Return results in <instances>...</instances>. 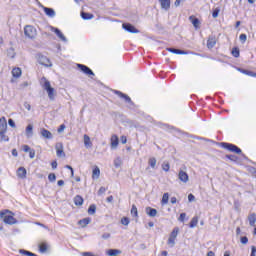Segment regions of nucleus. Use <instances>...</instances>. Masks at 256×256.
Returning <instances> with one entry per match:
<instances>
[{
	"instance_id": "4d7b16f0",
	"label": "nucleus",
	"mask_w": 256,
	"mask_h": 256,
	"mask_svg": "<svg viewBox=\"0 0 256 256\" xmlns=\"http://www.w3.org/2000/svg\"><path fill=\"white\" fill-rule=\"evenodd\" d=\"M105 191H107V188L100 187V189L98 190V195H103V193H105Z\"/></svg>"
},
{
	"instance_id": "9d476101",
	"label": "nucleus",
	"mask_w": 256,
	"mask_h": 256,
	"mask_svg": "<svg viewBox=\"0 0 256 256\" xmlns=\"http://www.w3.org/2000/svg\"><path fill=\"white\" fill-rule=\"evenodd\" d=\"M40 135L41 137H43L44 139H53V133H51V131L45 129V128H42L40 130Z\"/></svg>"
},
{
	"instance_id": "a18cd8bd",
	"label": "nucleus",
	"mask_w": 256,
	"mask_h": 256,
	"mask_svg": "<svg viewBox=\"0 0 256 256\" xmlns=\"http://www.w3.org/2000/svg\"><path fill=\"white\" fill-rule=\"evenodd\" d=\"M121 223H122V225L127 226V225H129L130 220H129V218H127V217H123V218L121 219Z\"/></svg>"
},
{
	"instance_id": "f3484780",
	"label": "nucleus",
	"mask_w": 256,
	"mask_h": 256,
	"mask_svg": "<svg viewBox=\"0 0 256 256\" xmlns=\"http://www.w3.org/2000/svg\"><path fill=\"white\" fill-rule=\"evenodd\" d=\"M27 139H31L33 137V124H28L25 129Z\"/></svg>"
},
{
	"instance_id": "0eeeda50",
	"label": "nucleus",
	"mask_w": 256,
	"mask_h": 256,
	"mask_svg": "<svg viewBox=\"0 0 256 256\" xmlns=\"http://www.w3.org/2000/svg\"><path fill=\"white\" fill-rule=\"evenodd\" d=\"M115 95H118V97H120L121 99H124L126 103H128V105H131L133 107V105H135V103H133V100H131V97H129L127 94H124L123 92L119 91V90H114Z\"/></svg>"
},
{
	"instance_id": "09e8293b",
	"label": "nucleus",
	"mask_w": 256,
	"mask_h": 256,
	"mask_svg": "<svg viewBox=\"0 0 256 256\" xmlns=\"http://www.w3.org/2000/svg\"><path fill=\"white\" fill-rule=\"evenodd\" d=\"M219 9L218 8H216L213 12H212V17L214 18V19H217V17H219Z\"/></svg>"
},
{
	"instance_id": "cd10ccee",
	"label": "nucleus",
	"mask_w": 256,
	"mask_h": 256,
	"mask_svg": "<svg viewBox=\"0 0 256 256\" xmlns=\"http://www.w3.org/2000/svg\"><path fill=\"white\" fill-rule=\"evenodd\" d=\"M83 197H81V195H76L74 197V204L77 206V207H80L81 205H83Z\"/></svg>"
},
{
	"instance_id": "6ab92c4d",
	"label": "nucleus",
	"mask_w": 256,
	"mask_h": 256,
	"mask_svg": "<svg viewBox=\"0 0 256 256\" xmlns=\"http://www.w3.org/2000/svg\"><path fill=\"white\" fill-rule=\"evenodd\" d=\"M240 73L244 75H248V77H256V73L251 70H245L243 68H237Z\"/></svg>"
},
{
	"instance_id": "c03bdc74",
	"label": "nucleus",
	"mask_w": 256,
	"mask_h": 256,
	"mask_svg": "<svg viewBox=\"0 0 256 256\" xmlns=\"http://www.w3.org/2000/svg\"><path fill=\"white\" fill-rule=\"evenodd\" d=\"M240 242L242 243V245H247V243H249V238H247V236H242L240 238Z\"/></svg>"
},
{
	"instance_id": "7c9ffc66",
	"label": "nucleus",
	"mask_w": 256,
	"mask_h": 256,
	"mask_svg": "<svg viewBox=\"0 0 256 256\" xmlns=\"http://www.w3.org/2000/svg\"><path fill=\"white\" fill-rule=\"evenodd\" d=\"M197 223H199V217L194 216L190 221L189 228L194 229V227H197Z\"/></svg>"
},
{
	"instance_id": "9b49d317",
	"label": "nucleus",
	"mask_w": 256,
	"mask_h": 256,
	"mask_svg": "<svg viewBox=\"0 0 256 256\" xmlns=\"http://www.w3.org/2000/svg\"><path fill=\"white\" fill-rule=\"evenodd\" d=\"M51 31H53L57 35V37L61 39V41H64V43L67 42V38L65 37V35H63V32H61L59 28L51 27Z\"/></svg>"
},
{
	"instance_id": "f8f14e48",
	"label": "nucleus",
	"mask_w": 256,
	"mask_h": 256,
	"mask_svg": "<svg viewBox=\"0 0 256 256\" xmlns=\"http://www.w3.org/2000/svg\"><path fill=\"white\" fill-rule=\"evenodd\" d=\"M161 8L164 9V11H169L171 9V0H158Z\"/></svg>"
},
{
	"instance_id": "2eb2a0df",
	"label": "nucleus",
	"mask_w": 256,
	"mask_h": 256,
	"mask_svg": "<svg viewBox=\"0 0 256 256\" xmlns=\"http://www.w3.org/2000/svg\"><path fill=\"white\" fill-rule=\"evenodd\" d=\"M111 149H117V147L119 146V137H117V135H112L111 136Z\"/></svg>"
},
{
	"instance_id": "7ed1b4c3",
	"label": "nucleus",
	"mask_w": 256,
	"mask_h": 256,
	"mask_svg": "<svg viewBox=\"0 0 256 256\" xmlns=\"http://www.w3.org/2000/svg\"><path fill=\"white\" fill-rule=\"evenodd\" d=\"M220 147L222 149H226L227 151H230L231 153H236L237 155H241L242 150L235 144L227 143V142H221Z\"/></svg>"
},
{
	"instance_id": "c9c22d12",
	"label": "nucleus",
	"mask_w": 256,
	"mask_h": 256,
	"mask_svg": "<svg viewBox=\"0 0 256 256\" xmlns=\"http://www.w3.org/2000/svg\"><path fill=\"white\" fill-rule=\"evenodd\" d=\"M97 211V206L95 204H92L88 208V215H95Z\"/></svg>"
},
{
	"instance_id": "b1692460",
	"label": "nucleus",
	"mask_w": 256,
	"mask_h": 256,
	"mask_svg": "<svg viewBox=\"0 0 256 256\" xmlns=\"http://www.w3.org/2000/svg\"><path fill=\"white\" fill-rule=\"evenodd\" d=\"M146 213L149 217H157V209L155 208L146 207Z\"/></svg>"
},
{
	"instance_id": "58836bf2",
	"label": "nucleus",
	"mask_w": 256,
	"mask_h": 256,
	"mask_svg": "<svg viewBox=\"0 0 256 256\" xmlns=\"http://www.w3.org/2000/svg\"><path fill=\"white\" fill-rule=\"evenodd\" d=\"M131 216L132 217H139V212L137 211V206H135V204L132 205Z\"/></svg>"
},
{
	"instance_id": "f257e3e1",
	"label": "nucleus",
	"mask_w": 256,
	"mask_h": 256,
	"mask_svg": "<svg viewBox=\"0 0 256 256\" xmlns=\"http://www.w3.org/2000/svg\"><path fill=\"white\" fill-rule=\"evenodd\" d=\"M9 213H11L9 210L0 211V219H3L6 225H15V223H17V219H15V217Z\"/></svg>"
},
{
	"instance_id": "6e6552de",
	"label": "nucleus",
	"mask_w": 256,
	"mask_h": 256,
	"mask_svg": "<svg viewBox=\"0 0 256 256\" xmlns=\"http://www.w3.org/2000/svg\"><path fill=\"white\" fill-rule=\"evenodd\" d=\"M122 27L128 33H139V29L135 28L131 23H123Z\"/></svg>"
},
{
	"instance_id": "864d4df0",
	"label": "nucleus",
	"mask_w": 256,
	"mask_h": 256,
	"mask_svg": "<svg viewBox=\"0 0 256 256\" xmlns=\"http://www.w3.org/2000/svg\"><path fill=\"white\" fill-rule=\"evenodd\" d=\"M30 159H35V149H31L29 152Z\"/></svg>"
},
{
	"instance_id": "69168bd1",
	"label": "nucleus",
	"mask_w": 256,
	"mask_h": 256,
	"mask_svg": "<svg viewBox=\"0 0 256 256\" xmlns=\"http://www.w3.org/2000/svg\"><path fill=\"white\" fill-rule=\"evenodd\" d=\"M109 237H111V234L110 233H104L102 235V239H109Z\"/></svg>"
},
{
	"instance_id": "bb28decb",
	"label": "nucleus",
	"mask_w": 256,
	"mask_h": 256,
	"mask_svg": "<svg viewBox=\"0 0 256 256\" xmlns=\"http://www.w3.org/2000/svg\"><path fill=\"white\" fill-rule=\"evenodd\" d=\"M248 221H249V225L250 227H255V222H256V214L252 213L248 216Z\"/></svg>"
},
{
	"instance_id": "1a4fd4ad",
	"label": "nucleus",
	"mask_w": 256,
	"mask_h": 256,
	"mask_svg": "<svg viewBox=\"0 0 256 256\" xmlns=\"http://www.w3.org/2000/svg\"><path fill=\"white\" fill-rule=\"evenodd\" d=\"M57 157H65V151L63 150V143L58 142L55 145Z\"/></svg>"
},
{
	"instance_id": "ea45409f",
	"label": "nucleus",
	"mask_w": 256,
	"mask_h": 256,
	"mask_svg": "<svg viewBox=\"0 0 256 256\" xmlns=\"http://www.w3.org/2000/svg\"><path fill=\"white\" fill-rule=\"evenodd\" d=\"M231 53H232L233 57L238 58L239 55H240L239 47H234V48L232 49V52H231Z\"/></svg>"
},
{
	"instance_id": "39448f33",
	"label": "nucleus",
	"mask_w": 256,
	"mask_h": 256,
	"mask_svg": "<svg viewBox=\"0 0 256 256\" xmlns=\"http://www.w3.org/2000/svg\"><path fill=\"white\" fill-rule=\"evenodd\" d=\"M24 35L29 39H35L37 37V30L35 27L28 25L24 28Z\"/></svg>"
},
{
	"instance_id": "bf43d9fd",
	"label": "nucleus",
	"mask_w": 256,
	"mask_h": 256,
	"mask_svg": "<svg viewBox=\"0 0 256 256\" xmlns=\"http://www.w3.org/2000/svg\"><path fill=\"white\" fill-rule=\"evenodd\" d=\"M250 256H256V247L255 246H251V254Z\"/></svg>"
},
{
	"instance_id": "603ef678",
	"label": "nucleus",
	"mask_w": 256,
	"mask_h": 256,
	"mask_svg": "<svg viewBox=\"0 0 256 256\" xmlns=\"http://www.w3.org/2000/svg\"><path fill=\"white\" fill-rule=\"evenodd\" d=\"M23 152L24 153H29L31 150V147H29V145H23L22 146Z\"/></svg>"
},
{
	"instance_id": "a878e982",
	"label": "nucleus",
	"mask_w": 256,
	"mask_h": 256,
	"mask_svg": "<svg viewBox=\"0 0 256 256\" xmlns=\"http://www.w3.org/2000/svg\"><path fill=\"white\" fill-rule=\"evenodd\" d=\"M39 251L40 253H47V249H49V244H47L46 242H42L39 244Z\"/></svg>"
},
{
	"instance_id": "774afa93",
	"label": "nucleus",
	"mask_w": 256,
	"mask_h": 256,
	"mask_svg": "<svg viewBox=\"0 0 256 256\" xmlns=\"http://www.w3.org/2000/svg\"><path fill=\"white\" fill-rule=\"evenodd\" d=\"M207 256H215V252L209 251V252L207 253Z\"/></svg>"
},
{
	"instance_id": "680f3d73",
	"label": "nucleus",
	"mask_w": 256,
	"mask_h": 256,
	"mask_svg": "<svg viewBox=\"0 0 256 256\" xmlns=\"http://www.w3.org/2000/svg\"><path fill=\"white\" fill-rule=\"evenodd\" d=\"M8 125H9L10 127H15V121H13V119H9V120H8Z\"/></svg>"
},
{
	"instance_id": "a211bd4d",
	"label": "nucleus",
	"mask_w": 256,
	"mask_h": 256,
	"mask_svg": "<svg viewBox=\"0 0 256 256\" xmlns=\"http://www.w3.org/2000/svg\"><path fill=\"white\" fill-rule=\"evenodd\" d=\"M22 70L19 67L13 68L12 69V77H14L15 79H19V77H21L22 75Z\"/></svg>"
},
{
	"instance_id": "3c124183",
	"label": "nucleus",
	"mask_w": 256,
	"mask_h": 256,
	"mask_svg": "<svg viewBox=\"0 0 256 256\" xmlns=\"http://www.w3.org/2000/svg\"><path fill=\"white\" fill-rule=\"evenodd\" d=\"M187 217V214L185 213H181L179 218H178V221H181V223H183V221H185V218Z\"/></svg>"
},
{
	"instance_id": "49530a36",
	"label": "nucleus",
	"mask_w": 256,
	"mask_h": 256,
	"mask_svg": "<svg viewBox=\"0 0 256 256\" xmlns=\"http://www.w3.org/2000/svg\"><path fill=\"white\" fill-rule=\"evenodd\" d=\"M239 40L241 43H245L247 41V34H240Z\"/></svg>"
},
{
	"instance_id": "f03ea898",
	"label": "nucleus",
	"mask_w": 256,
	"mask_h": 256,
	"mask_svg": "<svg viewBox=\"0 0 256 256\" xmlns=\"http://www.w3.org/2000/svg\"><path fill=\"white\" fill-rule=\"evenodd\" d=\"M42 81H44L42 87L47 92L50 101H55V88L51 87V82L47 78L43 77Z\"/></svg>"
},
{
	"instance_id": "393cba45",
	"label": "nucleus",
	"mask_w": 256,
	"mask_h": 256,
	"mask_svg": "<svg viewBox=\"0 0 256 256\" xmlns=\"http://www.w3.org/2000/svg\"><path fill=\"white\" fill-rule=\"evenodd\" d=\"M84 145L87 149H89V147H93V143L91 142V138L87 134L84 135Z\"/></svg>"
},
{
	"instance_id": "f704fd0d",
	"label": "nucleus",
	"mask_w": 256,
	"mask_h": 256,
	"mask_svg": "<svg viewBox=\"0 0 256 256\" xmlns=\"http://www.w3.org/2000/svg\"><path fill=\"white\" fill-rule=\"evenodd\" d=\"M107 253L109 256H117V255H121V250L109 249Z\"/></svg>"
},
{
	"instance_id": "aec40b11",
	"label": "nucleus",
	"mask_w": 256,
	"mask_h": 256,
	"mask_svg": "<svg viewBox=\"0 0 256 256\" xmlns=\"http://www.w3.org/2000/svg\"><path fill=\"white\" fill-rule=\"evenodd\" d=\"M0 132H7V120H5V117L0 119Z\"/></svg>"
},
{
	"instance_id": "473e14b6",
	"label": "nucleus",
	"mask_w": 256,
	"mask_h": 256,
	"mask_svg": "<svg viewBox=\"0 0 256 256\" xmlns=\"http://www.w3.org/2000/svg\"><path fill=\"white\" fill-rule=\"evenodd\" d=\"M148 165L151 167V169H155V167H157V159L155 157L149 158Z\"/></svg>"
},
{
	"instance_id": "e2e57ef3",
	"label": "nucleus",
	"mask_w": 256,
	"mask_h": 256,
	"mask_svg": "<svg viewBox=\"0 0 256 256\" xmlns=\"http://www.w3.org/2000/svg\"><path fill=\"white\" fill-rule=\"evenodd\" d=\"M121 143L122 145H125V143H127V136H121Z\"/></svg>"
},
{
	"instance_id": "20e7f679",
	"label": "nucleus",
	"mask_w": 256,
	"mask_h": 256,
	"mask_svg": "<svg viewBox=\"0 0 256 256\" xmlns=\"http://www.w3.org/2000/svg\"><path fill=\"white\" fill-rule=\"evenodd\" d=\"M36 58L40 65H43L44 67H53V64H51V60L47 58V56L39 53L36 55Z\"/></svg>"
},
{
	"instance_id": "5701e85b",
	"label": "nucleus",
	"mask_w": 256,
	"mask_h": 256,
	"mask_svg": "<svg viewBox=\"0 0 256 256\" xmlns=\"http://www.w3.org/2000/svg\"><path fill=\"white\" fill-rule=\"evenodd\" d=\"M43 10L48 17H55V10L53 8L44 7Z\"/></svg>"
},
{
	"instance_id": "dca6fc26",
	"label": "nucleus",
	"mask_w": 256,
	"mask_h": 256,
	"mask_svg": "<svg viewBox=\"0 0 256 256\" xmlns=\"http://www.w3.org/2000/svg\"><path fill=\"white\" fill-rule=\"evenodd\" d=\"M215 45H217V38H215L214 36H209V38L207 40V47L209 49H213V47H215Z\"/></svg>"
},
{
	"instance_id": "37998d69",
	"label": "nucleus",
	"mask_w": 256,
	"mask_h": 256,
	"mask_svg": "<svg viewBox=\"0 0 256 256\" xmlns=\"http://www.w3.org/2000/svg\"><path fill=\"white\" fill-rule=\"evenodd\" d=\"M48 181H50V183H54V181H57V176L55 175V173H50L48 175Z\"/></svg>"
},
{
	"instance_id": "4468645a",
	"label": "nucleus",
	"mask_w": 256,
	"mask_h": 256,
	"mask_svg": "<svg viewBox=\"0 0 256 256\" xmlns=\"http://www.w3.org/2000/svg\"><path fill=\"white\" fill-rule=\"evenodd\" d=\"M178 178L180 179V181H182V183H187V181H189V174L181 170L178 174Z\"/></svg>"
},
{
	"instance_id": "4c0bfd02",
	"label": "nucleus",
	"mask_w": 256,
	"mask_h": 256,
	"mask_svg": "<svg viewBox=\"0 0 256 256\" xmlns=\"http://www.w3.org/2000/svg\"><path fill=\"white\" fill-rule=\"evenodd\" d=\"M169 203V193H164L162 196V205H167Z\"/></svg>"
},
{
	"instance_id": "c756f323",
	"label": "nucleus",
	"mask_w": 256,
	"mask_h": 256,
	"mask_svg": "<svg viewBox=\"0 0 256 256\" xmlns=\"http://www.w3.org/2000/svg\"><path fill=\"white\" fill-rule=\"evenodd\" d=\"M89 223H91V218L90 217L83 218V219L78 221V225H81L82 227H85V226L89 225Z\"/></svg>"
},
{
	"instance_id": "e433bc0d",
	"label": "nucleus",
	"mask_w": 256,
	"mask_h": 256,
	"mask_svg": "<svg viewBox=\"0 0 256 256\" xmlns=\"http://www.w3.org/2000/svg\"><path fill=\"white\" fill-rule=\"evenodd\" d=\"M226 159L233 161V163H237V161H239V157L237 155H233V154H227Z\"/></svg>"
},
{
	"instance_id": "412c9836",
	"label": "nucleus",
	"mask_w": 256,
	"mask_h": 256,
	"mask_svg": "<svg viewBox=\"0 0 256 256\" xmlns=\"http://www.w3.org/2000/svg\"><path fill=\"white\" fill-rule=\"evenodd\" d=\"M189 21H191L193 27L195 29H199V25H201V22L198 20V18H195V16H190Z\"/></svg>"
},
{
	"instance_id": "ddd939ff",
	"label": "nucleus",
	"mask_w": 256,
	"mask_h": 256,
	"mask_svg": "<svg viewBox=\"0 0 256 256\" xmlns=\"http://www.w3.org/2000/svg\"><path fill=\"white\" fill-rule=\"evenodd\" d=\"M17 176L20 179H26L27 178V169H25V167H19L17 170Z\"/></svg>"
},
{
	"instance_id": "13d9d810",
	"label": "nucleus",
	"mask_w": 256,
	"mask_h": 256,
	"mask_svg": "<svg viewBox=\"0 0 256 256\" xmlns=\"http://www.w3.org/2000/svg\"><path fill=\"white\" fill-rule=\"evenodd\" d=\"M162 169H163V171H166V172L169 171V169H170L169 163L163 164Z\"/></svg>"
},
{
	"instance_id": "338daca9",
	"label": "nucleus",
	"mask_w": 256,
	"mask_h": 256,
	"mask_svg": "<svg viewBox=\"0 0 256 256\" xmlns=\"http://www.w3.org/2000/svg\"><path fill=\"white\" fill-rule=\"evenodd\" d=\"M51 167H52V169H57V161H53L51 163Z\"/></svg>"
},
{
	"instance_id": "2f4dec72",
	"label": "nucleus",
	"mask_w": 256,
	"mask_h": 256,
	"mask_svg": "<svg viewBox=\"0 0 256 256\" xmlns=\"http://www.w3.org/2000/svg\"><path fill=\"white\" fill-rule=\"evenodd\" d=\"M81 17L82 19H84V21H89L90 19H93V17L95 16L91 13L81 12Z\"/></svg>"
},
{
	"instance_id": "0e129e2a",
	"label": "nucleus",
	"mask_w": 256,
	"mask_h": 256,
	"mask_svg": "<svg viewBox=\"0 0 256 256\" xmlns=\"http://www.w3.org/2000/svg\"><path fill=\"white\" fill-rule=\"evenodd\" d=\"M24 107H25V109H27V111H31V104L25 102Z\"/></svg>"
},
{
	"instance_id": "de8ad7c7",
	"label": "nucleus",
	"mask_w": 256,
	"mask_h": 256,
	"mask_svg": "<svg viewBox=\"0 0 256 256\" xmlns=\"http://www.w3.org/2000/svg\"><path fill=\"white\" fill-rule=\"evenodd\" d=\"M175 239L176 238H171V236L168 238V245H171V247L175 246Z\"/></svg>"
},
{
	"instance_id": "6e6d98bb",
	"label": "nucleus",
	"mask_w": 256,
	"mask_h": 256,
	"mask_svg": "<svg viewBox=\"0 0 256 256\" xmlns=\"http://www.w3.org/2000/svg\"><path fill=\"white\" fill-rule=\"evenodd\" d=\"M66 169H69L71 171V177H74L75 175V171L73 170V167L69 166V165H66L65 166Z\"/></svg>"
},
{
	"instance_id": "72a5a7b5",
	"label": "nucleus",
	"mask_w": 256,
	"mask_h": 256,
	"mask_svg": "<svg viewBox=\"0 0 256 256\" xmlns=\"http://www.w3.org/2000/svg\"><path fill=\"white\" fill-rule=\"evenodd\" d=\"M19 253H20V255H24V256H38L37 254H35L31 251L25 250V249H20Z\"/></svg>"
},
{
	"instance_id": "79ce46f5",
	"label": "nucleus",
	"mask_w": 256,
	"mask_h": 256,
	"mask_svg": "<svg viewBox=\"0 0 256 256\" xmlns=\"http://www.w3.org/2000/svg\"><path fill=\"white\" fill-rule=\"evenodd\" d=\"M6 132H0V143H2V141H9V136L5 135Z\"/></svg>"
},
{
	"instance_id": "4be33fe9",
	"label": "nucleus",
	"mask_w": 256,
	"mask_h": 256,
	"mask_svg": "<svg viewBox=\"0 0 256 256\" xmlns=\"http://www.w3.org/2000/svg\"><path fill=\"white\" fill-rule=\"evenodd\" d=\"M167 51L174 53L175 55H187V52L176 48H167Z\"/></svg>"
},
{
	"instance_id": "a19ab883",
	"label": "nucleus",
	"mask_w": 256,
	"mask_h": 256,
	"mask_svg": "<svg viewBox=\"0 0 256 256\" xmlns=\"http://www.w3.org/2000/svg\"><path fill=\"white\" fill-rule=\"evenodd\" d=\"M178 233H179V228L176 227V228H174L173 231L171 232L170 237H171L172 239H177Z\"/></svg>"
},
{
	"instance_id": "423d86ee",
	"label": "nucleus",
	"mask_w": 256,
	"mask_h": 256,
	"mask_svg": "<svg viewBox=\"0 0 256 256\" xmlns=\"http://www.w3.org/2000/svg\"><path fill=\"white\" fill-rule=\"evenodd\" d=\"M78 69L84 73V75H88V77H95V73L89 66L84 65V64H77Z\"/></svg>"
},
{
	"instance_id": "c85d7f7f",
	"label": "nucleus",
	"mask_w": 256,
	"mask_h": 256,
	"mask_svg": "<svg viewBox=\"0 0 256 256\" xmlns=\"http://www.w3.org/2000/svg\"><path fill=\"white\" fill-rule=\"evenodd\" d=\"M101 175V170L99 169V167H95L92 171V179H99Z\"/></svg>"
},
{
	"instance_id": "052dcab7",
	"label": "nucleus",
	"mask_w": 256,
	"mask_h": 256,
	"mask_svg": "<svg viewBox=\"0 0 256 256\" xmlns=\"http://www.w3.org/2000/svg\"><path fill=\"white\" fill-rule=\"evenodd\" d=\"M188 201H190V203L193 202V201H195V195L189 194V195H188Z\"/></svg>"
},
{
	"instance_id": "8fccbe9b",
	"label": "nucleus",
	"mask_w": 256,
	"mask_h": 256,
	"mask_svg": "<svg viewBox=\"0 0 256 256\" xmlns=\"http://www.w3.org/2000/svg\"><path fill=\"white\" fill-rule=\"evenodd\" d=\"M114 166L115 167H121V158H116L114 160Z\"/></svg>"
},
{
	"instance_id": "5fc2aeb1",
	"label": "nucleus",
	"mask_w": 256,
	"mask_h": 256,
	"mask_svg": "<svg viewBox=\"0 0 256 256\" xmlns=\"http://www.w3.org/2000/svg\"><path fill=\"white\" fill-rule=\"evenodd\" d=\"M65 127H66L65 124L60 125L58 130H57L58 133H63L65 131Z\"/></svg>"
}]
</instances>
